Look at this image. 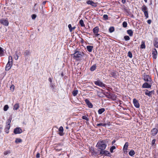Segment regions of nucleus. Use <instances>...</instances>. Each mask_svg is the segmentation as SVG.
<instances>
[{
	"label": "nucleus",
	"mask_w": 158,
	"mask_h": 158,
	"mask_svg": "<svg viewBox=\"0 0 158 158\" xmlns=\"http://www.w3.org/2000/svg\"><path fill=\"white\" fill-rule=\"evenodd\" d=\"M12 64L9 63H7L5 67V70L7 71L9 70L11 68L12 66Z\"/></svg>",
	"instance_id": "6ab92c4d"
},
{
	"label": "nucleus",
	"mask_w": 158,
	"mask_h": 158,
	"mask_svg": "<svg viewBox=\"0 0 158 158\" xmlns=\"http://www.w3.org/2000/svg\"><path fill=\"white\" fill-rule=\"evenodd\" d=\"M91 6L94 7H96L97 6V3H95L94 2H93L92 3Z\"/></svg>",
	"instance_id": "5fc2aeb1"
},
{
	"label": "nucleus",
	"mask_w": 158,
	"mask_h": 158,
	"mask_svg": "<svg viewBox=\"0 0 158 158\" xmlns=\"http://www.w3.org/2000/svg\"><path fill=\"white\" fill-rule=\"evenodd\" d=\"M85 101L89 108H92L93 107V104L88 99H85Z\"/></svg>",
	"instance_id": "4468645a"
},
{
	"label": "nucleus",
	"mask_w": 158,
	"mask_h": 158,
	"mask_svg": "<svg viewBox=\"0 0 158 158\" xmlns=\"http://www.w3.org/2000/svg\"><path fill=\"white\" fill-rule=\"evenodd\" d=\"M133 103L135 107L139 108V107L140 105L139 102L135 98L133 99Z\"/></svg>",
	"instance_id": "ddd939ff"
},
{
	"label": "nucleus",
	"mask_w": 158,
	"mask_h": 158,
	"mask_svg": "<svg viewBox=\"0 0 158 158\" xmlns=\"http://www.w3.org/2000/svg\"><path fill=\"white\" fill-rule=\"evenodd\" d=\"M135 154V152L133 150H131L129 152V154L131 156H133Z\"/></svg>",
	"instance_id": "f704fd0d"
},
{
	"label": "nucleus",
	"mask_w": 158,
	"mask_h": 158,
	"mask_svg": "<svg viewBox=\"0 0 158 158\" xmlns=\"http://www.w3.org/2000/svg\"><path fill=\"white\" fill-rule=\"evenodd\" d=\"M4 49L0 47V56H2L4 55Z\"/></svg>",
	"instance_id": "2f4dec72"
},
{
	"label": "nucleus",
	"mask_w": 158,
	"mask_h": 158,
	"mask_svg": "<svg viewBox=\"0 0 158 158\" xmlns=\"http://www.w3.org/2000/svg\"><path fill=\"white\" fill-rule=\"evenodd\" d=\"M142 10L143 12H144L145 11V12H148V8L146 6L144 5H143L142 8Z\"/></svg>",
	"instance_id": "b1692460"
},
{
	"label": "nucleus",
	"mask_w": 158,
	"mask_h": 158,
	"mask_svg": "<svg viewBox=\"0 0 158 158\" xmlns=\"http://www.w3.org/2000/svg\"><path fill=\"white\" fill-rule=\"evenodd\" d=\"M71 55L76 60L78 61L81 60V58L86 55L82 52L75 50L74 53Z\"/></svg>",
	"instance_id": "f03ea898"
},
{
	"label": "nucleus",
	"mask_w": 158,
	"mask_h": 158,
	"mask_svg": "<svg viewBox=\"0 0 158 158\" xmlns=\"http://www.w3.org/2000/svg\"><path fill=\"white\" fill-rule=\"evenodd\" d=\"M40 157V154L38 152L36 155V158H39Z\"/></svg>",
	"instance_id": "052dcab7"
},
{
	"label": "nucleus",
	"mask_w": 158,
	"mask_h": 158,
	"mask_svg": "<svg viewBox=\"0 0 158 158\" xmlns=\"http://www.w3.org/2000/svg\"><path fill=\"white\" fill-rule=\"evenodd\" d=\"M146 48L145 42L144 41H142L140 45V48L142 49H144Z\"/></svg>",
	"instance_id": "c756f323"
},
{
	"label": "nucleus",
	"mask_w": 158,
	"mask_h": 158,
	"mask_svg": "<svg viewBox=\"0 0 158 158\" xmlns=\"http://www.w3.org/2000/svg\"><path fill=\"white\" fill-rule=\"evenodd\" d=\"M97 65L96 64H94L90 68V70L91 71H94L96 68Z\"/></svg>",
	"instance_id": "5701e85b"
},
{
	"label": "nucleus",
	"mask_w": 158,
	"mask_h": 158,
	"mask_svg": "<svg viewBox=\"0 0 158 158\" xmlns=\"http://www.w3.org/2000/svg\"><path fill=\"white\" fill-rule=\"evenodd\" d=\"M154 45L156 48H158V40H154Z\"/></svg>",
	"instance_id": "e433bc0d"
},
{
	"label": "nucleus",
	"mask_w": 158,
	"mask_h": 158,
	"mask_svg": "<svg viewBox=\"0 0 158 158\" xmlns=\"http://www.w3.org/2000/svg\"><path fill=\"white\" fill-rule=\"evenodd\" d=\"M99 29L98 27L97 26L93 28V31L94 33V34H96L98 33V32H99Z\"/></svg>",
	"instance_id": "4be33fe9"
},
{
	"label": "nucleus",
	"mask_w": 158,
	"mask_h": 158,
	"mask_svg": "<svg viewBox=\"0 0 158 158\" xmlns=\"http://www.w3.org/2000/svg\"><path fill=\"white\" fill-rule=\"evenodd\" d=\"M99 151L100 152V154L101 156L104 155L105 156H111L110 153L107 150H101Z\"/></svg>",
	"instance_id": "20e7f679"
},
{
	"label": "nucleus",
	"mask_w": 158,
	"mask_h": 158,
	"mask_svg": "<svg viewBox=\"0 0 158 158\" xmlns=\"http://www.w3.org/2000/svg\"><path fill=\"white\" fill-rule=\"evenodd\" d=\"M143 77V79L144 81L148 82L149 83H151V77L149 75H147L144 73Z\"/></svg>",
	"instance_id": "39448f33"
},
{
	"label": "nucleus",
	"mask_w": 158,
	"mask_h": 158,
	"mask_svg": "<svg viewBox=\"0 0 158 158\" xmlns=\"http://www.w3.org/2000/svg\"><path fill=\"white\" fill-rule=\"evenodd\" d=\"M152 54L153 55V57L154 59H156L157 56V52L156 49L155 48L153 49L152 50Z\"/></svg>",
	"instance_id": "dca6fc26"
},
{
	"label": "nucleus",
	"mask_w": 158,
	"mask_h": 158,
	"mask_svg": "<svg viewBox=\"0 0 158 158\" xmlns=\"http://www.w3.org/2000/svg\"><path fill=\"white\" fill-rule=\"evenodd\" d=\"M47 2V1H44L43 2V3H42V4L43 5H44L46 3V2Z\"/></svg>",
	"instance_id": "774afa93"
},
{
	"label": "nucleus",
	"mask_w": 158,
	"mask_h": 158,
	"mask_svg": "<svg viewBox=\"0 0 158 158\" xmlns=\"http://www.w3.org/2000/svg\"><path fill=\"white\" fill-rule=\"evenodd\" d=\"M128 146V142H126L125 143L123 148V150L124 152H127V148Z\"/></svg>",
	"instance_id": "aec40b11"
},
{
	"label": "nucleus",
	"mask_w": 158,
	"mask_h": 158,
	"mask_svg": "<svg viewBox=\"0 0 158 158\" xmlns=\"http://www.w3.org/2000/svg\"><path fill=\"white\" fill-rule=\"evenodd\" d=\"M93 2V1L91 0H88L87 1L86 3L87 4L90 5H91L92 3Z\"/></svg>",
	"instance_id": "603ef678"
},
{
	"label": "nucleus",
	"mask_w": 158,
	"mask_h": 158,
	"mask_svg": "<svg viewBox=\"0 0 158 158\" xmlns=\"http://www.w3.org/2000/svg\"><path fill=\"white\" fill-rule=\"evenodd\" d=\"M78 90H74L72 92V94L74 96H76L78 94Z\"/></svg>",
	"instance_id": "72a5a7b5"
},
{
	"label": "nucleus",
	"mask_w": 158,
	"mask_h": 158,
	"mask_svg": "<svg viewBox=\"0 0 158 158\" xmlns=\"http://www.w3.org/2000/svg\"><path fill=\"white\" fill-rule=\"evenodd\" d=\"M50 87L53 90L54 89V85L52 83L50 84Z\"/></svg>",
	"instance_id": "4d7b16f0"
},
{
	"label": "nucleus",
	"mask_w": 158,
	"mask_h": 158,
	"mask_svg": "<svg viewBox=\"0 0 158 158\" xmlns=\"http://www.w3.org/2000/svg\"><path fill=\"white\" fill-rule=\"evenodd\" d=\"M114 31V28L113 27H111L109 28V31L110 33H112Z\"/></svg>",
	"instance_id": "58836bf2"
},
{
	"label": "nucleus",
	"mask_w": 158,
	"mask_h": 158,
	"mask_svg": "<svg viewBox=\"0 0 158 158\" xmlns=\"http://www.w3.org/2000/svg\"><path fill=\"white\" fill-rule=\"evenodd\" d=\"M158 131V129L156 128H154L151 131V134L152 136H154L156 135Z\"/></svg>",
	"instance_id": "9b49d317"
},
{
	"label": "nucleus",
	"mask_w": 158,
	"mask_h": 158,
	"mask_svg": "<svg viewBox=\"0 0 158 158\" xmlns=\"http://www.w3.org/2000/svg\"><path fill=\"white\" fill-rule=\"evenodd\" d=\"M116 142V140H113L112 142V145H113Z\"/></svg>",
	"instance_id": "338daca9"
},
{
	"label": "nucleus",
	"mask_w": 158,
	"mask_h": 158,
	"mask_svg": "<svg viewBox=\"0 0 158 158\" xmlns=\"http://www.w3.org/2000/svg\"><path fill=\"white\" fill-rule=\"evenodd\" d=\"M127 23L126 21H124L122 25L123 27L125 28L127 27Z\"/></svg>",
	"instance_id": "a18cd8bd"
},
{
	"label": "nucleus",
	"mask_w": 158,
	"mask_h": 158,
	"mask_svg": "<svg viewBox=\"0 0 158 158\" xmlns=\"http://www.w3.org/2000/svg\"><path fill=\"white\" fill-rule=\"evenodd\" d=\"M10 128V126L8 125H6L5 128V131L7 133H8L9 132V130Z\"/></svg>",
	"instance_id": "393cba45"
},
{
	"label": "nucleus",
	"mask_w": 158,
	"mask_h": 158,
	"mask_svg": "<svg viewBox=\"0 0 158 158\" xmlns=\"http://www.w3.org/2000/svg\"><path fill=\"white\" fill-rule=\"evenodd\" d=\"M12 119V118L11 116H10V117L7 120V121L6 123V125H8V126H10V123H11Z\"/></svg>",
	"instance_id": "c85d7f7f"
},
{
	"label": "nucleus",
	"mask_w": 158,
	"mask_h": 158,
	"mask_svg": "<svg viewBox=\"0 0 158 158\" xmlns=\"http://www.w3.org/2000/svg\"><path fill=\"white\" fill-rule=\"evenodd\" d=\"M36 5L37 4L35 3L33 8V9L35 12H37L38 11V7H36Z\"/></svg>",
	"instance_id": "473e14b6"
},
{
	"label": "nucleus",
	"mask_w": 158,
	"mask_h": 158,
	"mask_svg": "<svg viewBox=\"0 0 158 158\" xmlns=\"http://www.w3.org/2000/svg\"><path fill=\"white\" fill-rule=\"evenodd\" d=\"M22 142V140L20 138H16L15 140L16 143H21Z\"/></svg>",
	"instance_id": "c03bdc74"
},
{
	"label": "nucleus",
	"mask_w": 158,
	"mask_h": 158,
	"mask_svg": "<svg viewBox=\"0 0 158 158\" xmlns=\"http://www.w3.org/2000/svg\"><path fill=\"white\" fill-rule=\"evenodd\" d=\"M36 17V15L35 14H33L31 15V18L33 19H35Z\"/></svg>",
	"instance_id": "6e6d98bb"
},
{
	"label": "nucleus",
	"mask_w": 158,
	"mask_h": 158,
	"mask_svg": "<svg viewBox=\"0 0 158 158\" xmlns=\"http://www.w3.org/2000/svg\"><path fill=\"white\" fill-rule=\"evenodd\" d=\"M79 23L82 27L85 26V24L84 23L83 20L82 19H81L79 21Z\"/></svg>",
	"instance_id": "c9c22d12"
},
{
	"label": "nucleus",
	"mask_w": 158,
	"mask_h": 158,
	"mask_svg": "<svg viewBox=\"0 0 158 158\" xmlns=\"http://www.w3.org/2000/svg\"><path fill=\"white\" fill-rule=\"evenodd\" d=\"M21 56V53L20 52L16 51L15 52V53L14 56V58L15 60H17L19 56Z\"/></svg>",
	"instance_id": "9d476101"
},
{
	"label": "nucleus",
	"mask_w": 158,
	"mask_h": 158,
	"mask_svg": "<svg viewBox=\"0 0 158 158\" xmlns=\"http://www.w3.org/2000/svg\"><path fill=\"white\" fill-rule=\"evenodd\" d=\"M95 34V36L98 37H100V35H99V34H98V33H96V34Z\"/></svg>",
	"instance_id": "0e129e2a"
},
{
	"label": "nucleus",
	"mask_w": 158,
	"mask_h": 158,
	"mask_svg": "<svg viewBox=\"0 0 158 158\" xmlns=\"http://www.w3.org/2000/svg\"><path fill=\"white\" fill-rule=\"evenodd\" d=\"M9 60L8 63L12 64V57L11 56L9 57Z\"/></svg>",
	"instance_id": "a19ab883"
},
{
	"label": "nucleus",
	"mask_w": 158,
	"mask_h": 158,
	"mask_svg": "<svg viewBox=\"0 0 158 158\" xmlns=\"http://www.w3.org/2000/svg\"><path fill=\"white\" fill-rule=\"evenodd\" d=\"M103 18L105 20L108 19V17L107 15H103Z\"/></svg>",
	"instance_id": "de8ad7c7"
},
{
	"label": "nucleus",
	"mask_w": 158,
	"mask_h": 158,
	"mask_svg": "<svg viewBox=\"0 0 158 158\" xmlns=\"http://www.w3.org/2000/svg\"><path fill=\"white\" fill-rule=\"evenodd\" d=\"M19 107V103L15 104L14 106L13 110H17Z\"/></svg>",
	"instance_id": "cd10ccee"
},
{
	"label": "nucleus",
	"mask_w": 158,
	"mask_h": 158,
	"mask_svg": "<svg viewBox=\"0 0 158 158\" xmlns=\"http://www.w3.org/2000/svg\"><path fill=\"white\" fill-rule=\"evenodd\" d=\"M106 93L108 94V95H106V96L107 98H112V95H111L110 93L107 92Z\"/></svg>",
	"instance_id": "4c0bfd02"
},
{
	"label": "nucleus",
	"mask_w": 158,
	"mask_h": 158,
	"mask_svg": "<svg viewBox=\"0 0 158 158\" xmlns=\"http://www.w3.org/2000/svg\"><path fill=\"white\" fill-rule=\"evenodd\" d=\"M68 27H69V29L70 31L71 29H72V26H71V24H69L68 25Z\"/></svg>",
	"instance_id": "bf43d9fd"
},
{
	"label": "nucleus",
	"mask_w": 158,
	"mask_h": 158,
	"mask_svg": "<svg viewBox=\"0 0 158 158\" xmlns=\"http://www.w3.org/2000/svg\"><path fill=\"white\" fill-rule=\"evenodd\" d=\"M154 91L153 90L149 91L148 89H146L145 94L149 97H151L152 94H154Z\"/></svg>",
	"instance_id": "2eb2a0df"
},
{
	"label": "nucleus",
	"mask_w": 158,
	"mask_h": 158,
	"mask_svg": "<svg viewBox=\"0 0 158 158\" xmlns=\"http://www.w3.org/2000/svg\"><path fill=\"white\" fill-rule=\"evenodd\" d=\"M105 111V109L104 108L100 109L98 110V113L99 114H102Z\"/></svg>",
	"instance_id": "7c9ffc66"
},
{
	"label": "nucleus",
	"mask_w": 158,
	"mask_h": 158,
	"mask_svg": "<svg viewBox=\"0 0 158 158\" xmlns=\"http://www.w3.org/2000/svg\"><path fill=\"white\" fill-rule=\"evenodd\" d=\"M93 48V47L92 46H86V48L89 52H91L92 51Z\"/></svg>",
	"instance_id": "bb28decb"
},
{
	"label": "nucleus",
	"mask_w": 158,
	"mask_h": 158,
	"mask_svg": "<svg viewBox=\"0 0 158 158\" xmlns=\"http://www.w3.org/2000/svg\"><path fill=\"white\" fill-rule=\"evenodd\" d=\"M9 108V106L7 105H6L4 107L3 110L4 111H7Z\"/></svg>",
	"instance_id": "37998d69"
},
{
	"label": "nucleus",
	"mask_w": 158,
	"mask_h": 158,
	"mask_svg": "<svg viewBox=\"0 0 158 158\" xmlns=\"http://www.w3.org/2000/svg\"><path fill=\"white\" fill-rule=\"evenodd\" d=\"M63 146V144L61 143L57 144L55 146L54 150L56 151H60L62 150V147Z\"/></svg>",
	"instance_id": "423d86ee"
},
{
	"label": "nucleus",
	"mask_w": 158,
	"mask_h": 158,
	"mask_svg": "<svg viewBox=\"0 0 158 158\" xmlns=\"http://www.w3.org/2000/svg\"><path fill=\"white\" fill-rule=\"evenodd\" d=\"M156 142L155 139H153L152 142V145H154L155 144Z\"/></svg>",
	"instance_id": "13d9d810"
},
{
	"label": "nucleus",
	"mask_w": 158,
	"mask_h": 158,
	"mask_svg": "<svg viewBox=\"0 0 158 158\" xmlns=\"http://www.w3.org/2000/svg\"><path fill=\"white\" fill-rule=\"evenodd\" d=\"M82 118L83 119L86 120L87 121L89 120V119L85 115L83 116Z\"/></svg>",
	"instance_id": "864d4df0"
},
{
	"label": "nucleus",
	"mask_w": 158,
	"mask_h": 158,
	"mask_svg": "<svg viewBox=\"0 0 158 158\" xmlns=\"http://www.w3.org/2000/svg\"><path fill=\"white\" fill-rule=\"evenodd\" d=\"M24 55L25 56H28L29 55H30L31 54V52L29 50H25L24 52Z\"/></svg>",
	"instance_id": "412c9836"
},
{
	"label": "nucleus",
	"mask_w": 158,
	"mask_h": 158,
	"mask_svg": "<svg viewBox=\"0 0 158 158\" xmlns=\"http://www.w3.org/2000/svg\"><path fill=\"white\" fill-rule=\"evenodd\" d=\"M22 132L23 130L20 127H16L14 130V133L15 134H19Z\"/></svg>",
	"instance_id": "6e6552de"
},
{
	"label": "nucleus",
	"mask_w": 158,
	"mask_h": 158,
	"mask_svg": "<svg viewBox=\"0 0 158 158\" xmlns=\"http://www.w3.org/2000/svg\"><path fill=\"white\" fill-rule=\"evenodd\" d=\"M144 15H145V16L146 17V19L147 18H148V12H145V11L144 12Z\"/></svg>",
	"instance_id": "8fccbe9b"
},
{
	"label": "nucleus",
	"mask_w": 158,
	"mask_h": 158,
	"mask_svg": "<svg viewBox=\"0 0 158 158\" xmlns=\"http://www.w3.org/2000/svg\"><path fill=\"white\" fill-rule=\"evenodd\" d=\"M94 84L97 85L101 87H105L106 86V85L104 84L101 81L99 80L98 81H95L94 82Z\"/></svg>",
	"instance_id": "0eeeda50"
},
{
	"label": "nucleus",
	"mask_w": 158,
	"mask_h": 158,
	"mask_svg": "<svg viewBox=\"0 0 158 158\" xmlns=\"http://www.w3.org/2000/svg\"><path fill=\"white\" fill-rule=\"evenodd\" d=\"M106 124L105 123H100L98 124L97 125V126H102L103 127H106Z\"/></svg>",
	"instance_id": "ea45409f"
},
{
	"label": "nucleus",
	"mask_w": 158,
	"mask_h": 158,
	"mask_svg": "<svg viewBox=\"0 0 158 158\" xmlns=\"http://www.w3.org/2000/svg\"><path fill=\"white\" fill-rule=\"evenodd\" d=\"M149 83L145 82L143 83L142 86V88H149L151 87V85L148 84Z\"/></svg>",
	"instance_id": "f3484780"
},
{
	"label": "nucleus",
	"mask_w": 158,
	"mask_h": 158,
	"mask_svg": "<svg viewBox=\"0 0 158 158\" xmlns=\"http://www.w3.org/2000/svg\"><path fill=\"white\" fill-rule=\"evenodd\" d=\"M147 23L148 24H150L151 23V19H148L147 21Z\"/></svg>",
	"instance_id": "680f3d73"
},
{
	"label": "nucleus",
	"mask_w": 158,
	"mask_h": 158,
	"mask_svg": "<svg viewBox=\"0 0 158 158\" xmlns=\"http://www.w3.org/2000/svg\"><path fill=\"white\" fill-rule=\"evenodd\" d=\"M48 80L50 81V83H52V79H51V78H50V77L49 78V79H48Z\"/></svg>",
	"instance_id": "e2e57ef3"
},
{
	"label": "nucleus",
	"mask_w": 158,
	"mask_h": 158,
	"mask_svg": "<svg viewBox=\"0 0 158 158\" xmlns=\"http://www.w3.org/2000/svg\"><path fill=\"white\" fill-rule=\"evenodd\" d=\"M0 23L5 26H8L9 24L8 19L7 18L0 19Z\"/></svg>",
	"instance_id": "7ed1b4c3"
},
{
	"label": "nucleus",
	"mask_w": 158,
	"mask_h": 158,
	"mask_svg": "<svg viewBox=\"0 0 158 158\" xmlns=\"http://www.w3.org/2000/svg\"><path fill=\"white\" fill-rule=\"evenodd\" d=\"M59 134L60 136L63 135L64 133H63L64 129L62 126H61L59 129Z\"/></svg>",
	"instance_id": "a211bd4d"
},
{
	"label": "nucleus",
	"mask_w": 158,
	"mask_h": 158,
	"mask_svg": "<svg viewBox=\"0 0 158 158\" xmlns=\"http://www.w3.org/2000/svg\"><path fill=\"white\" fill-rule=\"evenodd\" d=\"M123 9L124 10V12H126L127 14V15H132L133 16L132 13L131 11V10L129 8H127L124 6Z\"/></svg>",
	"instance_id": "1a4fd4ad"
},
{
	"label": "nucleus",
	"mask_w": 158,
	"mask_h": 158,
	"mask_svg": "<svg viewBox=\"0 0 158 158\" xmlns=\"http://www.w3.org/2000/svg\"><path fill=\"white\" fill-rule=\"evenodd\" d=\"M127 33L130 36H132L133 35V32L131 29H129L127 31Z\"/></svg>",
	"instance_id": "a878e982"
},
{
	"label": "nucleus",
	"mask_w": 158,
	"mask_h": 158,
	"mask_svg": "<svg viewBox=\"0 0 158 158\" xmlns=\"http://www.w3.org/2000/svg\"><path fill=\"white\" fill-rule=\"evenodd\" d=\"M124 39L125 41H128L130 40V37L128 35H126L124 37Z\"/></svg>",
	"instance_id": "49530a36"
},
{
	"label": "nucleus",
	"mask_w": 158,
	"mask_h": 158,
	"mask_svg": "<svg viewBox=\"0 0 158 158\" xmlns=\"http://www.w3.org/2000/svg\"><path fill=\"white\" fill-rule=\"evenodd\" d=\"M127 56L130 58H132V54L130 51H129L128 53Z\"/></svg>",
	"instance_id": "09e8293b"
},
{
	"label": "nucleus",
	"mask_w": 158,
	"mask_h": 158,
	"mask_svg": "<svg viewBox=\"0 0 158 158\" xmlns=\"http://www.w3.org/2000/svg\"><path fill=\"white\" fill-rule=\"evenodd\" d=\"M10 153V150H7L6 151H5L4 153V155H6L8 154H9Z\"/></svg>",
	"instance_id": "3c124183"
},
{
	"label": "nucleus",
	"mask_w": 158,
	"mask_h": 158,
	"mask_svg": "<svg viewBox=\"0 0 158 158\" xmlns=\"http://www.w3.org/2000/svg\"><path fill=\"white\" fill-rule=\"evenodd\" d=\"M76 28V27H72V29H71L70 32H72L73 30H74Z\"/></svg>",
	"instance_id": "69168bd1"
},
{
	"label": "nucleus",
	"mask_w": 158,
	"mask_h": 158,
	"mask_svg": "<svg viewBox=\"0 0 158 158\" xmlns=\"http://www.w3.org/2000/svg\"><path fill=\"white\" fill-rule=\"evenodd\" d=\"M109 139H100L97 143L96 147L98 148V151L101 150H105L107 144L109 143Z\"/></svg>",
	"instance_id": "f257e3e1"
},
{
	"label": "nucleus",
	"mask_w": 158,
	"mask_h": 158,
	"mask_svg": "<svg viewBox=\"0 0 158 158\" xmlns=\"http://www.w3.org/2000/svg\"><path fill=\"white\" fill-rule=\"evenodd\" d=\"M117 73L115 71L111 72L109 73V76L115 78H117L118 77V75H117Z\"/></svg>",
	"instance_id": "f8f14e48"
},
{
	"label": "nucleus",
	"mask_w": 158,
	"mask_h": 158,
	"mask_svg": "<svg viewBox=\"0 0 158 158\" xmlns=\"http://www.w3.org/2000/svg\"><path fill=\"white\" fill-rule=\"evenodd\" d=\"M116 148L115 146H112L110 148V152L113 153V150L115 149Z\"/></svg>",
	"instance_id": "79ce46f5"
}]
</instances>
